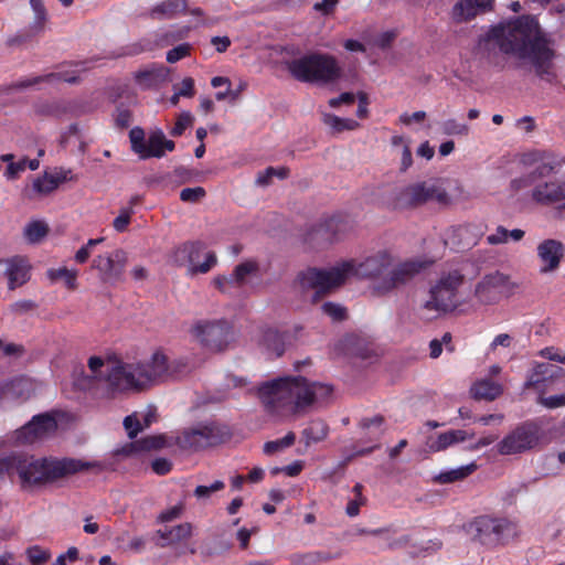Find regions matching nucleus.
I'll return each instance as SVG.
<instances>
[{
	"instance_id": "1",
	"label": "nucleus",
	"mask_w": 565,
	"mask_h": 565,
	"mask_svg": "<svg viewBox=\"0 0 565 565\" xmlns=\"http://www.w3.org/2000/svg\"><path fill=\"white\" fill-rule=\"evenodd\" d=\"M553 44L531 15L497 24V46L519 67L534 70L540 77L550 73L555 56Z\"/></svg>"
},
{
	"instance_id": "2",
	"label": "nucleus",
	"mask_w": 565,
	"mask_h": 565,
	"mask_svg": "<svg viewBox=\"0 0 565 565\" xmlns=\"http://www.w3.org/2000/svg\"><path fill=\"white\" fill-rule=\"evenodd\" d=\"M88 367L95 380L107 383L108 393H124L129 390L140 391L150 383L163 377L168 372L167 356L154 353L148 363H128L105 365L100 356H90Z\"/></svg>"
},
{
	"instance_id": "3",
	"label": "nucleus",
	"mask_w": 565,
	"mask_h": 565,
	"mask_svg": "<svg viewBox=\"0 0 565 565\" xmlns=\"http://www.w3.org/2000/svg\"><path fill=\"white\" fill-rule=\"evenodd\" d=\"M14 475L19 477L23 490L44 487L77 472L98 465L74 458H36L32 455L15 452Z\"/></svg>"
},
{
	"instance_id": "4",
	"label": "nucleus",
	"mask_w": 565,
	"mask_h": 565,
	"mask_svg": "<svg viewBox=\"0 0 565 565\" xmlns=\"http://www.w3.org/2000/svg\"><path fill=\"white\" fill-rule=\"evenodd\" d=\"M352 269L353 266L350 262L331 269L309 267L297 274L291 289L301 300L310 299L312 303H316L332 289L341 286Z\"/></svg>"
},
{
	"instance_id": "5",
	"label": "nucleus",
	"mask_w": 565,
	"mask_h": 565,
	"mask_svg": "<svg viewBox=\"0 0 565 565\" xmlns=\"http://www.w3.org/2000/svg\"><path fill=\"white\" fill-rule=\"evenodd\" d=\"M258 395L266 408L277 412L290 408L294 412L311 405L306 377H285L266 382L258 388Z\"/></svg>"
},
{
	"instance_id": "6",
	"label": "nucleus",
	"mask_w": 565,
	"mask_h": 565,
	"mask_svg": "<svg viewBox=\"0 0 565 565\" xmlns=\"http://www.w3.org/2000/svg\"><path fill=\"white\" fill-rule=\"evenodd\" d=\"M289 73L303 83L329 84L342 75L334 56L324 53H309L287 63Z\"/></svg>"
},
{
	"instance_id": "7",
	"label": "nucleus",
	"mask_w": 565,
	"mask_h": 565,
	"mask_svg": "<svg viewBox=\"0 0 565 565\" xmlns=\"http://www.w3.org/2000/svg\"><path fill=\"white\" fill-rule=\"evenodd\" d=\"M433 201L447 206L450 196L437 182L422 181L396 189L391 195L388 207L393 211L414 210Z\"/></svg>"
},
{
	"instance_id": "8",
	"label": "nucleus",
	"mask_w": 565,
	"mask_h": 565,
	"mask_svg": "<svg viewBox=\"0 0 565 565\" xmlns=\"http://www.w3.org/2000/svg\"><path fill=\"white\" fill-rule=\"evenodd\" d=\"M231 436L226 425L217 422H201L183 429L177 444L183 449L201 450L224 443Z\"/></svg>"
},
{
	"instance_id": "9",
	"label": "nucleus",
	"mask_w": 565,
	"mask_h": 565,
	"mask_svg": "<svg viewBox=\"0 0 565 565\" xmlns=\"http://www.w3.org/2000/svg\"><path fill=\"white\" fill-rule=\"evenodd\" d=\"M191 334L211 352L225 351L234 340L233 327L225 319L199 320L192 326Z\"/></svg>"
},
{
	"instance_id": "10",
	"label": "nucleus",
	"mask_w": 565,
	"mask_h": 565,
	"mask_svg": "<svg viewBox=\"0 0 565 565\" xmlns=\"http://www.w3.org/2000/svg\"><path fill=\"white\" fill-rule=\"evenodd\" d=\"M462 282L463 275L458 269L443 275L431 287L430 298L425 302L424 308L443 312L454 310L457 306V290Z\"/></svg>"
},
{
	"instance_id": "11",
	"label": "nucleus",
	"mask_w": 565,
	"mask_h": 565,
	"mask_svg": "<svg viewBox=\"0 0 565 565\" xmlns=\"http://www.w3.org/2000/svg\"><path fill=\"white\" fill-rule=\"evenodd\" d=\"M206 249V245L202 241L185 242L178 246L172 255L173 263L177 266H188V273L191 275L206 274L217 263L216 254L207 252L205 260L199 263L202 253Z\"/></svg>"
},
{
	"instance_id": "12",
	"label": "nucleus",
	"mask_w": 565,
	"mask_h": 565,
	"mask_svg": "<svg viewBox=\"0 0 565 565\" xmlns=\"http://www.w3.org/2000/svg\"><path fill=\"white\" fill-rule=\"evenodd\" d=\"M539 439V427L526 423L515 428L500 443L499 451L502 455L520 454L536 446Z\"/></svg>"
},
{
	"instance_id": "13",
	"label": "nucleus",
	"mask_w": 565,
	"mask_h": 565,
	"mask_svg": "<svg viewBox=\"0 0 565 565\" xmlns=\"http://www.w3.org/2000/svg\"><path fill=\"white\" fill-rule=\"evenodd\" d=\"M127 264V254L122 249H116L108 256H97L93 259L92 267L100 274L104 282L120 280Z\"/></svg>"
},
{
	"instance_id": "14",
	"label": "nucleus",
	"mask_w": 565,
	"mask_h": 565,
	"mask_svg": "<svg viewBox=\"0 0 565 565\" xmlns=\"http://www.w3.org/2000/svg\"><path fill=\"white\" fill-rule=\"evenodd\" d=\"M56 429L57 422L52 415L47 413L39 414L17 430V439L22 444H32Z\"/></svg>"
},
{
	"instance_id": "15",
	"label": "nucleus",
	"mask_w": 565,
	"mask_h": 565,
	"mask_svg": "<svg viewBox=\"0 0 565 565\" xmlns=\"http://www.w3.org/2000/svg\"><path fill=\"white\" fill-rule=\"evenodd\" d=\"M30 265L25 257L13 256L0 259V276L8 278V287L14 290L18 286L24 285L29 279Z\"/></svg>"
},
{
	"instance_id": "16",
	"label": "nucleus",
	"mask_w": 565,
	"mask_h": 565,
	"mask_svg": "<svg viewBox=\"0 0 565 565\" xmlns=\"http://www.w3.org/2000/svg\"><path fill=\"white\" fill-rule=\"evenodd\" d=\"M423 269L422 263L405 262L394 267L388 277L384 278L377 287L383 292H388L395 288L408 284Z\"/></svg>"
},
{
	"instance_id": "17",
	"label": "nucleus",
	"mask_w": 565,
	"mask_h": 565,
	"mask_svg": "<svg viewBox=\"0 0 565 565\" xmlns=\"http://www.w3.org/2000/svg\"><path fill=\"white\" fill-rule=\"evenodd\" d=\"M482 232L472 224L452 226L446 232L445 243L457 250H465L477 244Z\"/></svg>"
},
{
	"instance_id": "18",
	"label": "nucleus",
	"mask_w": 565,
	"mask_h": 565,
	"mask_svg": "<svg viewBox=\"0 0 565 565\" xmlns=\"http://www.w3.org/2000/svg\"><path fill=\"white\" fill-rule=\"evenodd\" d=\"M339 222L335 217H330L312 226L306 234L305 241L312 248H324L337 238Z\"/></svg>"
},
{
	"instance_id": "19",
	"label": "nucleus",
	"mask_w": 565,
	"mask_h": 565,
	"mask_svg": "<svg viewBox=\"0 0 565 565\" xmlns=\"http://www.w3.org/2000/svg\"><path fill=\"white\" fill-rule=\"evenodd\" d=\"M537 256L542 262L541 273L555 271L564 257L565 247L561 241L548 238L537 245Z\"/></svg>"
},
{
	"instance_id": "20",
	"label": "nucleus",
	"mask_w": 565,
	"mask_h": 565,
	"mask_svg": "<svg viewBox=\"0 0 565 565\" xmlns=\"http://www.w3.org/2000/svg\"><path fill=\"white\" fill-rule=\"evenodd\" d=\"M467 535L475 543L491 545L494 534V518L481 515L463 526Z\"/></svg>"
},
{
	"instance_id": "21",
	"label": "nucleus",
	"mask_w": 565,
	"mask_h": 565,
	"mask_svg": "<svg viewBox=\"0 0 565 565\" xmlns=\"http://www.w3.org/2000/svg\"><path fill=\"white\" fill-rule=\"evenodd\" d=\"M491 10L492 0H459L452 8V19L461 23Z\"/></svg>"
},
{
	"instance_id": "22",
	"label": "nucleus",
	"mask_w": 565,
	"mask_h": 565,
	"mask_svg": "<svg viewBox=\"0 0 565 565\" xmlns=\"http://www.w3.org/2000/svg\"><path fill=\"white\" fill-rule=\"evenodd\" d=\"M564 375V370L555 364L543 362L536 363L524 383L525 388L537 387L540 384L552 382Z\"/></svg>"
},
{
	"instance_id": "23",
	"label": "nucleus",
	"mask_w": 565,
	"mask_h": 565,
	"mask_svg": "<svg viewBox=\"0 0 565 565\" xmlns=\"http://www.w3.org/2000/svg\"><path fill=\"white\" fill-rule=\"evenodd\" d=\"M349 274H356L361 277H377L384 273L386 267L390 265V257L386 253H380L375 256L366 258L363 263L359 264L358 268H354Z\"/></svg>"
},
{
	"instance_id": "24",
	"label": "nucleus",
	"mask_w": 565,
	"mask_h": 565,
	"mask_svg": "<svg viewBox=\"0 0 565 565\" xmlns=\"http://www.w3.org/2000/svg\"><path fill=\"white\" fill-rule=\"evenodd\" d=\"M468 438V433L462 429H454L439 434L437 437H429L427 447L431 452H438L448 447L463 443Z\"/></svg>"
},
{
	"instance_id": "25",
	"label": "nucleus",
	"mask_w": 565,
	"mask_h": 565,
	"mask_svg": "<svg viewBox=\"0 0 565 565\" xmlns=\"http://www.w3.org/2000/svg\"><path fill=\"white\" fill-rule=\"evenodd\" d=\"M532 198L534 201L544 204L565 200V184L545 182L534 188Z\"/></svg>"
},
{
	"instance_id": "26",
	"label": "nucleus",
	"mask_w": 565,
	"mask_h": 565,
	"mask_svg": "<svg viewBox=\"0 0 565 565\" xmlns=\"http://www.w3.org/2000/svg\"><path fill=\"white\" fill-rule=\"evenodd\" d=\"M339 557V553L333 554L326 551H315L307 553H294L289 555L288 559L291 565H320Z\"/></svg>"
},
{
	"instance_id": "27",
	"label": "nucleus",
	"mask_w": 565,
	"mask_h": 565,
	"mask_svg": "<svg viewBox=\"0 0 565 565\" xmlns=\"http://www.w3.org/2000/svg\"><path fill=\"white\" fill-rule=\"evenodd\" d=\"M329 427L322 419H312L308 426L301 431V438L309 447L311 444H317L324 440L328 436Z\"/></svg>"
},
{
	"instance_id": "28",
	"label": "nucleus",
	"mask_w": 565,
	"mask_h": 565,
	"mask_svg": "<svg viewBox=\"0 0 565 565\" xmlns=\"http://www.w3.org/2000/svg\"><path fill=\"white\" fill-rule=\"evenodd\" d=\"M167 76L168 68L164 66H158L138 71L135 75V78L139 85L145 88H149L166 81Z\"/></svg>"
},
{
	"instance_id": "29",
	"label": "nucleus",
	"mask_w": 565,
	"mask_h": 565,
	"mask_svg": "<svg viewBox=\"0 0 565 565\" xmlns=\"http://www.w3.org/2000/svg\"><path fill=\"white\" fill-rule=\"evenodd\" d=\"M477 466L475 463H470L467 466L459 467L457 469H451L449 471L440 472L439 475L433 478V481L437 484H447L456 481L463 480L468 476H470Z\"/></svg>"
},
{
	"instance_id": "30",
	"label": "nucleus",
	"mask_w": 565,
	"mask_h": 565,
	"mask_svg": "<svg viewBox=\"0 0 565 565\" xmlns=\"http://www.w3.org/2000/svg\"><path fill=\"white\" fill-rule=\"evenodd\" d=\"M259 270V264L254 259L245 260L235 266L231 276L235 282V287H242L246 278L250 275H256Z\"/></svg>"
},
{
	"instance_id": "31",
	"label": "nucleus",
	"mask_w": 565,
	"mask_h": 565,
	"mask_svg": "<svg viewBox=\"0 0 565 565\" xmlns=\"http://www.w3.org/2000/svg\"><path fill=\"white\" fill-rule=\"evenodd\" d=\"M186 9V2L184 0H167L156 6L151 15L153 18H172L178 12H183Z\"/></svg>"
},
{
	"instance_id": "32",
	"label": "nucleus",
	"mask_w": 565,
	"mask_h": 565,
	"mask_svg": "<svg viewBox=\"0 0 565 565\" xmlns=\"http://www.w3.org/2000/svg\"><path fill=\"white\" fill-rule=\"evenodd\" d=\"M518 535V525L507 518H497V544H507Z\"/></svg>"
},
{
	"instance_id": "33",
	"label": "nucleus",
	"mask_w": 565,
	"mask_h": 565,
	"mask_svg": "<svg viewBox=\"0 0 565 565\" xmlns=\"http://www.w3.org/2000/svg\"><path fill=\"white\" fill-rule=\"evenodd\" d=\"M24 394V382L13 379L0 384V401H15Z\"/></svg>"
},
{
	"instance_id": "34",
	"label": "nucleus",
	"mask_w": 565,
	"mask_h": 565,
	"mask_svg": "<svg viewBox=\"0 0 565 565\" xmlns=\"http://www.w3.org/2000/svg\"><path fill=\"white\" fill-rule=\"evenodd\" d=\"M49 226L43 221H32L28 223L23 230V236L30 244L40 243L47 234Z\"/></svg>"
},
{
	"instance_id": "35",
	"label": "nucleus",
	"mask_w": 565,
	"mask_h": 565,
	"mask_svg": "<svg viewBox=\"0 0 565 565\" xmlns=\"http://www.w3.org/2000/svg\"><path fill=\"white\" fill-rule=\"evenodd\" d=\"M158 534L169 544L178 543L182 540H185L192 535V524L191 523H182L177 526H173L170 530H159Z\"/></svg>"
},
{
	"instance_id": "36",
	"label": "nucleus",
	"mask_w": 565,
	"mask_h": 565,
	"mask_svg": "<svg viewBox=\"0 0 565 565\" xmlns=\"http://www.w3.org/2000/svg\"><path fill=\"white\" fill-rule=\"evenodd\" d=\"M41 32L42 30H34L33 25H29L28 28L20 30L17 34L9 36L6 41L7 46L9 47H24L30 44Z\"/></svg>"
},
{
	"instance_id": "37",
	"label": "nucleus",
	"mask_w": 565,
	"mask_h": 565,
	"mask_svg": "<svg viewBox=\"0 0 565 565\" xmlns=\"http://www.w3.org/2000/svg\"><path fill=\"white\" fill-rule=\"evenodd\" d=\"M384 424L385 417L379 414L373 417L362 418L359 422V427L363 430H370V439L379 440L384 434Z\"/></svg>"
},
{
	"instance_id": "38",
	"label": "nucleus",
	"mask_w": 565,
	"mask_h": 565,
	"mask_svg": "<svg viewBox=\"0 0 565 565\" xmlns=\"http://www.w3.org/2000/svg\"><path fill=\"white\" fill-rule=\"evenodd\" d=\"M322 121L337 134L344 130H354L359 127V122L354 119L341 118L333 114H323Z\"/></svg>"
},
{
	"instance_id": "39",
	"label": "nucleus",
	"mask_w": 565,
	"mask_h": 565,
	"mask_svg": "<svg viewBox=\"0 0 565 565\" xmlns=\"http://www.w3.org/2000/svg\"><path fill=\"white\" fill-rule=\"evenodd\" d=\"M162 158L163 157V143H162V130L157 129L152 131L148 137L146 151L141 154V159L148 158Z\"/></svg>"
},
{
	"instance_id": "40",
	"label": "nucleus",
	"mask_w": 565,
	"mask_h": 565,
	"mask_svg": "<svg viewBox=\"0 0 565 565\" xmlns=\"http://www.w3.org/2000/svg\"><path fill=\"white\" fill-rule=\"evenodd\" d=\"M471 396L477 399H494V382L491 379H484L476 382L470 388Z\"/></svg>"
},
{
	"instance_id": "41",
	"label": "nucleus",
	"mask_w": 565,
	"mask_h": 565,
	"mask_svg": "<svg viewBox=\"0 0 565 565\" xmlns=\"http://www.w3.org/2000/svg\"><path fill=\"white\" fill-rule=\"evenodd\" d=\"M476 296L482 303H492L494 299V276L487 275L476 287Z\"/></svg>"
},
{
	"instance_id": "42",
	"label": "nucleus",
	"mask_w": 565,
	"mask_h": 565,
	"mask_svg": "<svg viewBox=\"0 0 565 565\" xmlns=\"http://www.w3.org/2000/svg\"><path fill=\"white\" fill-rule=\"evenodd\" d=\"M167 440L164 435H152L143 437L139 440L129 443V447H139L141 451L159 450L166 447Z\"/></svg>"
},
{
	"instance_id": "43",
	"label": "nucleus",
	"mask_w": 565,
	"mask_h": 565,
	"mask_svg": "<svg viewBox=\"0 0 565 565\" xmlns=\"http://www.w3.org/2000/svg\"><path fill=\"white\" fill-rule=\"evenodd\" d=\"M263 341L268 351L276 356H281L285 352V341L282 335L276 330H267L264 333Z\"/></svg>"
},
{
	"instance_id": "44",
	"label": "nucleus",
	"mask_w": 565,
	"mask_h": 565,
	"mask_svg": "<svg viewBox=\"0 0 565 565\" xmlns=\"http://www.w3.org/2000/svg\"><path fill=\"white\" fill-rule=\"evenodd\" d=\"M520 285L508 275L497 271V296L509 298L518 292Z\"/></svg>"
},
{
	"instance_id": "45",
	"label": "nucleus",
	"mask_w": 565,
	"mask_h": 565,
	"mask_svg": "<svg viewBox=\"0 0 565 565\" xmlns=\"http://www.w3.org/2000/svg\"><path fill=\"white\" fill-rule=\"evenodd\" d=\"M494 50V25H490L484 35H481L476 46V53L481 56H490Z\"/></svg>"
},
{
	"instance_id": "46",
	"label": "nucleus",
	"mask_w": 565,
	"mask_h": 565,
	"mask_svg": "<svg viewBox=\"0 0 565 565\" xmlns=\"http://www.w3.org/2000/svg\"><path fill=\"white\" fill-rule=\"evenodd\" d=\"M47 276L52 281L63 279L66 287L70 289L76 288L77 273L74 270H70L66 267L58 268V269H50L47 271Z\"/></svg>"
},
{
	"instance_id": "47",
	"label": "nucleus",
	"mask_w": 565,
	"mask_h": 565,
	"mask_svg": "<svg viewBox=\"0 0 565 565\" xmlns=\"http://www.w3.org/2000/svg\"><path fill=\"white\" fill-rule=\"evenodd\" d=\"M58 188L53 173L45 172L42 178L33 182V189L40 194H50Z\"/></svg>"
},
{
	"instance_id": "48",
	"label": "nucleus",
	"mask_w": 565,
	"mask_h": 565,
	"mask_svg": "<svg viewBox=\"0 0 565 565\" xmlns=\"http://www.w3.org/2000/svg\"><path fill=\"white\" fill-rule=\"evenodd\" d=\"M30 6L34 12V20L31 23L34 30H44L47 21V12L43 0H30Z\"/></svg>"
},
{
	"instance_id": "49",
	"label": "nucleus",
	"mask_w": 565,
	"mask_h": 565,
	"mask_svg": "<svg viewBox=\"0 0 565 565\" xmlns=\"http://www.w3.org/2000/svg\"><path fill=\"white\" fill-rule=\"evenodd\" d=\"M113 117L117 128L126 129L131 124L132 113L124 103H120L116 106Z\"/></svg>"
},
{
	"instance_id": "50",
	"label": "nucleus",
	"mask_w": 565,
	"mask_h": 565,
	"mask_svg": "<svg viewBox=\"0 0 565 565\" xmlns=\"http://www.w3.org/2000/svg\"><path fill=\"white\" fill-rule=\"evenodd\" d=\"M129 139L131 143V150L139 156L141 159V154L146 151V141H145V131L140 127H135L129 132Z\"/></svg>"
},
{
	"instance_id": "51",
	"label": "nucleus",
	"mask_w": 565,
	"mask_h": 565,
	"mask_svg": "<svg viewBox=\"0 0 565 565\" xmlns=\"http://www.w3.org/2000/svg\"><path fill=\"white\" fill-rule=\"evenodd\" d=\"M441 131L447 136H467L469 134V126L451 118L441 124Z\"/></svg>"
},
{
	"instance_id": "52",
	"label": "nucleus",
	"mask_w": 565,
	"mask_h": 565,
	"mask_svg": "<svg viewBox=\"0 0 565 565\" xmlns=\"http://www.w3.org/2000/svg\"><path fill=\"white\" fill-rule=\"evenodd\" d=\"M194 121V117L190 111H182L174 124V127L170 130L172 137L181 136L188 127H191Z\"/></svg>"
},
{
	"instance_id": "53",
	"label": "nucleus",
	"mask_w": 565,
	"mask_h": 565,
	"mask_svg": "<svg viewBox=\"0 0 565 565\" xmlns=\"http://www.w3.org/2000/svg\"><path fill=\"white\" fill-rule=\"evenodd\" d=\"M54 76H55V73H51V74L43 75V76H35L32 78L19 81L17 83L9 85L7 87V92H12V90H17V89H25L33 85L42 83V82H50L51 79H53Z\"/></svg>"
},
{
	"instance_id": "54",
	"label": "nucleus",
	"mask_w": 565,
	"mask_h": 565,
	"mask_svg": "<svg viewBox=\"0 0 565 565\" xmlns=\"http://www.w3.org/2000/svg\"><path fill=\"white\" fill-rule=\"evenodd\" d=\"M306 386H307L308 391L310 392L311 404L319 398L328 397L332 393L331 386H328V385H324V384H321L318 382L309 383L306 380Z\"/></svg>"
},
{
	"instance_id": "55",
	"label": "nucleus",
	"mask_w": 565,
	"mask_h": 565,
	"mask_svg": "<svg viewBox=\"0 0 565 565\" xmlns=\"http://www.w3.org/2000/svg\"><path fill=\"white\" fill-rule=\"evenodd\" d=\"M524 231L520 228L509 231L503 226H497V244L507 243L509 238L519 242L524 237Z\"/></svg>"
},
{
	"instance_id": "56",
	"label": "nucleus",
	"mask_w": 565,
	"mask_h": 565,
	"mask_svg": "<svg viewBox=\"0 0 565 565\" xmlns=\"http://www.w3.org/2000/svg\"><path fill=\"white\" fill-rule=\"evenodd\" d=\"M206 195V191L202 186L185 188L180 192V200L188 203H198Z\"/></svg>"
},
{
	"instance_id": "57",
	"label": "nucleus",
	"mask_w": 565,
	"mask_h": 565,
	"mask_svg": "<svg viewBox=\"0 0 565 565\" xmlns=\"http://www.w3.org/2000/svg\"><path fill=\"white\" fill-rule=\"evenodd\" d=\"M322 311L331 317L334 321H342L347 318V310L344 307L334 302H324L322 305Z\"/></svg>"
},
{
	"instance_id": "58",
	"label": "nucleus",
	"mask_w": 565,
	"mask_h": 565,
	"mask_svg": "<svg viewBox=\"0 0 565 565\" xmlns=\"http://www.w3.org/2000/svg\"><path fill=\"white\" fill-rule=\"evenodd\" d=\"M132 214V207H122L120 210V214L113 222L114 228L119 233L125 232L130 223Z\"/></svg>"
},
{
	"instance_id": "59",
	"label": "nucleus",
	"mask_w": 565,
	"mask_h": 565,
	"mask_svg": "<svg viewBox=\"0 0 565 565\" xmlns=\"http://www.w3.org/2000/svg\"><path fill=\"white\" fill-rule=\"evenodd\" d=\"M38 308V303L31 299L18 300L10 305V311L17 316H22L34 311Z\"/></svg>"
},
{
	"instance_id": "60",
	"label": "nucleus",
	"mask_w": 565,
	"mask_h": 565,
	"mask_svg": "<svg viewBox=\"0 0 565 565\" xmlns=\"http://www.w3.org/2000/svg\"><path fill=\"white\" fill-rule=\"evenodd\" d=\"M124 426L130 439H135L137 435L143 429L140 419L135 414L125 417Z\"/></svg>"
},
{
	"instance_id": "61",
	"label": "nucleus",
	"mask_w": 565,
	"mask_h": 565,
	"mask_svg": "<svg viewBox=\"0 0 565 565\" xmlns=\"http://www.w3.org/2000/svg\"><path fill=\"white\" fill-rule=\"evenodd\" d=\"M191 45L189 43H182L167 52V62L175 63L183 57L188 56L191 51Z\"/></svg>"
},
{
	"instance_id": "62",
	"label": "nucleus",
	"mask_w": 565,
	"mask_h": 565,
	"mask_svg": "<svg viewBox=\"0 0 565 565\" xmlns=\"http://www.w3.org/2000/svg\"><path fill=\"white\" fill-rule=\"evenodd\" d=\"M50 553L45 550H42L39 546H33L28 550V557L31 564L33 565H43L50 558Z\"/></svg>"
},
{
	"instance_id": "63",
	"label": "nucleus",
	"mask_w": 565,
	"mask_h": 565,
	"mask_svg": "<svg viewBox=\"0 0 565 565\" xmlns=\"http://www.w3.org/2000/svg\"><path fill=\"white\" fill-rule=\"evenodd\" d=\"M26 162H28V158H23L22 160H20L18 162H10L7 166V169L4 171V175L7 177V179L8 180L18 179L20 177V174L25 171Z\"/></svg>"
},
{
	"instance_id": "64",
	"label": "nucleus",
	"mask_w": 565,
	"mask_h": 565,
	"mask_svg": "<svg viewBox=\"0 0 565 565\" xmlns=\"http://www.w3.org/2000/svg\"><path fill=\"white\" fill-rule=\"evenodd\" d=\"M225 487L221 480L214 481L211 486H198L194 490V495L199 499L209 498L213 492L223 490Z\"/></svg>"
}]
</instances>
